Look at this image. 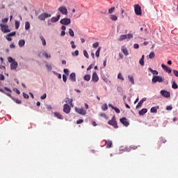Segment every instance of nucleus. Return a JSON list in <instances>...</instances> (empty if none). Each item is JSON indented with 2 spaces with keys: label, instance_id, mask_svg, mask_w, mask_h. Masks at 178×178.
<instances>
[{
  "label": "nucleus",
  "instance_id": "f257e3e1",
  "mask_svg": "<svg viewBox=\"0 0 178 178\" xmlns=\"http://www.w3.org/2000/svg\"><path fill=\"white\" fill-rule=\"evenodd\" d=\"M108 123L110 124V126H113L114 129L119 128V126H118V122L116 121V117L115 115L113 116L111 120H108Z\"/></svg>",
  "mask_w": 178,
  "mask_h": 178
},
{
  "label": "nucleus",
  "instance_id": "f03ea898",
  "mask_svg": "<svg viewBox=\"0 0 178 178\" xmlns=\"http://www.w3.org/2000/svg\"><path fill=\"white\" fill-rule=\"evenodd\" d=\"M165 81V79L163 78L162 76H154L152 79V83H163Z\"/></svg>",
  "mask_w": 178,
  "mask_h": 178
},
{
  "label": "nucleus",
  "instance_id": "7ed1b4c3",
  "mask_svg": "<svg viewBox=\"0 0 178 178\" xmlns=\"http://www.w3.org/2000/svg\"><path fill=\"white\" fill-rule=\"evenodd\" d=\"M47 17H51V14L48 13H43L38 15V19L44 22Z\"/></svg>",
  "mask_w": 178,
  "mask_h": 178
},
{
  "label": "nucleus",
  "instance_id": "20e7f679",
  "mask_svg": "<svg viewBox=\"0 0 178 178\" xmlns=\"http://www.w3.org/2000/svg\"><path fill=\"white\" fill-rule=\"evenodd\" d=\"M0 27L2 33H10V29H9V26L3 24H0Z\"/></svg>",
  "mask_w": 178,
  "mask_h": 178
},
{
  "label": "nucleus",
  "instance_id": "39448f33",
  "mask_svg": "<svg viewBox=\"0 0 178 178\" xmlns=\"http://www.w3.org/2000/svg\"><path fill=\"white\" fill-rule=\"evenodd\" d=\"M0 92H3V94H6V95H8V97H12V95H10L12 94V90L8 87H5L4 90L2 88H0Z\"/></svg>",
  "mask_w": 178,
  "mask_h": 178
},
{
  "label": "nucleus",
  "instance_id": "423d86ee",
  "mask_svg": "<svg viewBox=\"0 0 178 178\" xmlns=\"http://www.w3.org/2000/svg\"><path fill=\"white\" fill-rule=\"evenodd\" d=\"M134 11L136 15L138 16H141V15H143V13L141 12V6H140L138 4L134 5Z\"/></svg>",
  "mask_w": 178,
  "mask_h": 178
},
{
  "label": "nucleus",
  "instance_id": "0eeeda50",
  "mask_svg": "<svg viewBox=\"0 0 178 178\" xmlns=\"http://www.w3.org/2000/svg\"><path fill=\"white\" fill-rule=\"evenodd\" d=\"M60 23L61 24H64V26H69V24L72 23V21L70 20V18H64L60 19Z\"/></svg>",
  "mask_w": 178,
  "mask_h": 178
},
{
  "label": "nucleus",
  "instance_id": "6e6552de",
  "mask_svg": "<svg viewBox=\"0 0 178 178\" xmlns=\"http://www.w3.org/2000/svg\"><path fill=\"white\" fill-rule=\"evenodd\" d=\"M75 111L77 113H79V115H82L83 116L87 113V111L83 108H79L76 107Z\"/></svg>",
  "mask_w": 178,
  "mask_h": 178
},
{
  "label": "nucleus",
  "instance_id": "1a4fd4ad",
  "mask_svg": "<svg viewBox=\"0 0 178 178\" xmlns=\"http://www.w3.org/2000/svg\"><path fill=\"white\" fill-rule=\"evenodd\" d=\"M120 120L121 123H122V124H124V126H125L126 127H129V125L130 124V122H129L127 118H126L125 117L121 118Z\"/></svg>",
  "mask_w": 178,
  "mask_h": 178
},
{
  "label": "nucleus",
  "instance_id": "9d476101",
  "mask_svg": "<svg viewBox=\"0 0 178 178\" xmlns=\"http://www.w3.org/2000/svg\"><path fill=\"white\" fill-rule=\"evenodd\" d=\"M70 111H71L70 106H69V104H64L63 112H65V113H70Z\"/></svg>",
  "mask_w": 178,
  "mask_h": 178
},
{
  "label": "nucleus",
  "instance_id": "9b49d317",
  "mask_svg": "<svg viewBox=\"0 0 178 178\" xmlns=\"http://www.w3.org/2000/svg\"><path fill=\"white\" fill-rule=\"evenodd\" d=\"M59 12H60V13H62V15H67V8H66L65 6H60L58 8Z\"/></svg>",
  "mask_w": 178,
  "mask_h": 178
},
{
  "label": "nucleus",
  "instance_id": "f8f14e48",
  "mask_svg": "<svg viewBox=\"0 0 178 178\" xmlns=\"http://www.w3.org/2000/svg\"><path fill=\"white\" fill-rule=\"evenodd\" d=\"M99 80V77H98V74L97 72H93L92 76V81L94 83H98V81Z\"/></svg>",
  "mask_w": 178,
  "mask_h": 178
},
{
  "label": "nucleus",
  "instance_id": "ddd939ff",
  "mask_svg": "<svg viewBox=\"0 0 178 178\" xmlns=\"http://www.w3.org/2000/svg\"><path fill=\"white\" fill-rule=\"evenodd\" d=\"M161 94L163 97H165V98H169V97H170V92L166 90H161Z\"/></svg>",
  "mask_w": 178,
  "mask_h": 178
},
{
  "label": "nucleus",
  "instance_id": "4468645a",
  "mask_svg": "<svg viewBox=\"0 0 178 178\" xmlns=\"http://www.w3.org/2000/svg\"><path fill=\"white\" fill-rule=\"evenodd\" d=\"M161 67L166 72V73H172V69L165 64H162Z\"/></svg>",
  "mask_w": 178,
  "mask_h": 178
},
{
  "label": "nucleus",
  "instance_id": "2eb2a0df",
  "mask_svg": "<svg viewBox=\"0 0 178 178\" xmlns=\"http://www.w3.org/2000/svg\"><path fill=\"white\" fill-rule=\"evenodd\" d=\"M145 101H147V98L146 97H143L137 104L136 106V109L140 108V106H143V104H144V102H145Z\"/></svg>",
  "mask_w": 178,
  "mask_h": 178
},
{
  "label": "nucleus",
  "instance_id": "dca6fc26",
  "mask_svg": "<svg viewBox=\"0 0 178 178\" xmlns=\"http://www.w3.org/2000/svg\"><path fill=\"white\" fill-rule=\"evenodd\" d=\"M60 19V15H58L56 17H53L51 18V23H56Z\"/></svg>",
  "mask_w": 178,
  "mask_h": 178
},
{
  "label": "nucleus",
  "instance_id": "f3484780",
  "mask_svg": "<svg viewBox=\"0 0 178 178\" xmlns=\"http://www.w3.org/2000/svg\"><path fill=\"white\" fill-rule=\"evenodd\" d=\"M11 70H16L17 69V62L13 61L10 65Z\"/></svg>",
  "mask_w": 178,
  "mask_h": 178
},
{
  "label": "nucleus",
  "instance_id": "a211bd4d",
  "mask_svg": "<svg viewBox=\"0 0 178 178\" xmlns=\"http://www.w3.org/2000/svg\"><path fill=\"white\" fill-rule=\"evenodd\" d=\"M158 109H159V106L152 107L150 112L151 113H156L158 112Z\"/></svg>",
  "mask_w": 178,
  "mask_h": 178
},
{
  "label": "nucleus",
  "instance_id": "6ab92c4d",
  "mask_svg": "<svg viewBox=\"0 0 178 178\" xmlns=\"http://www.w3.org/2000/svg\"><path fill=\"white\" fill-rule=\"evenodd\" d=\"M65 102L66 104H69L70 105V106H72V108H73V99H70V98H65Z\"/></svg>",
  "mask_w": 178,
  "mask_h": 178
},
{
  "label": "nucleus",
  "instance_id": "aec40b11",
  "mask_svg": "<svg viewBox=\"0 0 178 178\" xmlns=\"http://www.w3.org/2000/svg\"><path fill=\"white\" fill-rule=\"evenodd\" d=\"M121 51H122V52H123V54H124V55H125V56H128L129 50H127V48H126V47H124V46H123L121 48Z\"/></svg>",
  "mask_w": 178,
  "mask_h": 178
},
{
  "label": "nucleus",
  "instance_id": "412c9836",
  "mask_svg": "<svg viewBox=\"0 0 178 178\" xmlns=\"http://www.w3.org/2000/svg\"><path fill=\"white\" fill-rule=\"evenodd\" d=\"M147 112H148V110L147 108H143L142 110L138 111V114L140 115V116H144V115L147 113Z\"/></svg>",
  "mask_w": 178,
  "mask_h": 178
},
{
  "label": "nucleus",
  "instance_id": "4be33fe9",
  "mask_svg": "<svg viewBox=\"0 0 178 178\" xmlns=\"http://www.w3.org/2000/svg\"><path fill=\"white\" fill-rule=\"evenodd\" d=\"M108 106L109 108H112L116 113H119L120 112V110L118 108L115 107V106L112 105L111 104H109Z\"/></svg>",
  "mask_w": 178,
  "mask_h": 178
},
{
  "label": "nucleus",
  "instance_id": "5701e85b",
  "mask_svg": "<svg viewBox=\"0 0 178 178\" xmlns=\"http://www.w3.org/2000/svg\"><path fill=\"white\" fill-rule=\"evenodd\" d=\"M70 79L71 81H76V73H71L70 75Z\"/></svg>",
  "mask_w": 178,
  "mask_h": 178
},
{
  "label": "nucleus",
  "instance_id": "b1692460",
  "mask_svg": "<svg viewBox=\"0 0 178 178\" xmlns=\"http://www.w3.org/2000/svg\"><path fill=\"white\" fill-rule=\"evenodd\" d=\"M54 116L57 118V119H63V115H62V114H60V113H54Z\"/></svg>",
  "mask_w": 178,
  "mask_h": 178
},
{
  "label": "nucleus",
  "instance_id": "393cba45",
  "mask_svg": "<svg viewBox=\"0 0 178 178\" xmlns=\"http://www.w3.org/2000/svg\"><path fill=\"white\" fill-rule=\"evenodd\" d=\"M106 148H111L112 147V141H111V140L106 141Z\"/></svg>",
  "mask_w": 178,
  "mask_h": 178
},
{
  "label": "nucleus",
  "instance_id": "a878e982",
  "mask_svg": "<svg viewBox=\"0 0 178 178\" xmlns=\"http://www.w3.org/2000/svg\"><path fill=\"white\" fill-rule=\"evenodd\" d=\"M24 44H26V42L24 41V40H20L18 42L19 47H24Z\"/></svg>",
  "mask_w": 178,
  "mask_h": 178
},
{
  "label": "nucleus",
  "instance_id": "bb28decb",
  "mask_svg": "<svg viewBox=\"0 0 178 178\" xmlns=\"http://www.w3.org/2000/svg\"><path fill=\"white\" fill-rule=\"evenodd\" d=\"M110 19H111V20H113V22H116V20H118V16H116L115 15H111Z\"/></svg>",
  "mask_w": 178,
  "mask_h": 178
},
{
  "label": "nucleus",
  "instance_id": "cd10ccee",
  "mask_svg": "<svg viewBox=\"0 0 178 178\" xmlns=\"http://www.w3.org/2000/svg\"><path fill=\"white\" fill-rule=\"evenodd\" d=\"M83 79L86 80V81H90V80H91V76H90V74H86L83 76Z\"/></svg>",
  "mask_w": 178,
  "mask_h": 178
},
{
  "label": "nucleus",
  "instance_id": "c85d7f7f",
  "mask_svg": "<svg viewBox=\"0 0 178 178\" xmlns=\"http://www.w3.org/2000/svg\"><path fill=\"white\" fill-rule=\"evenodd\" d=\"M148 70H149V72H151V73H152L154 75H158V71H156V70H152V68H151V67H149L148 68Z\"/></svg>",
  "mask_w": 178,
  "mask_h": 178
},
{
  "label": "nucleus",
  "instance_id": "c756f323",
  "mask_svg": "<svg viewBox=\"0 0 178 178\" xmlns=\"http://www.w3.org/2000/svg\"><path fill=\"white\" fill-rule=\"evenodd\" d=\"M127 35H121L119 38V41H123V40H127Z\"/></svg>",
  "mask_w": 178,
  "mask_h": 178
},
{
  "label": "nucleus",
  "instance_id": "7c9ffc66",
  "mask_svg": "<svg viewBox=\"0 0 178 178\" xmlns=\"http://www.w3.org/2000/svg\"><path fill=\"white\" fill-rule=\"evenodd\" d=\"M115 10H116V8L115 7H111L108 9V15H112Z\"/></svg>",
  "mask_w": 178,
  "mask_h": 178
},
{
  "label": "nucleus",
  "instance_id": "2f4dec72",
  "mask_svg": "<svg viewBox=\"0 0 178 178\" xmlns=\"http://www.w3.org/2000/svg\"><path fill=\"white\" fill-rule=\"evenodd\" d=\"M144 58H145V56L143 55L141 58L139 60V63L141 66H144Z\"/></svg>",
  "mask_w": 178,
  "mask_h": 178
},
{
  "label": "nucleus",
  "instance_id": "473e14b6",
  "mask_svg": "<svg viewBox=\"0 0 178 178\" xmlns=\"http://www.w3.org/2000/svg\"><path fill=\"white\" fill-rule=\"evenodd\" d=\"M43 56H45V58H47V59H49V58H51V54H48V53H47V51H44L42 53Z\"/></svg>",
  "mask_w": 178,
  "mask_h": 178
},
{
  "label": "nucleus",
  "instance_id": "72a5a7b5",
  "mask_svg": "<svg viewBox=\"0 0 178 178\" xmlns=\"http://www.w3.org/2000/svg\"><path fill=\"white\" fill-rule=\"evenodd\" d=\"M30 29V22H25V30H29Z\"/></svg>",
  "mask_w": 178,
  "mask_h": 178
},
{
  "label": "nucleus",
  "instance_id": "f704fd0d",
  "mask_svg": "<svg viewBox=\"0 0 178 178\" xmlns=\"http://www.w3.org/2000/svg\"><path fill=\"white\" fill-rule=\"evenodd\" d=\"M68 33H69L70 37H74V32L73 31V29H70L68 31Z\"/></svg>",
  "mask_w": 178,
  "mask_h": 178
},
{
  "label": "nucleus",
  "instance_id": "c9c22d12",
  "mask_svg": "<svg viewBox=\"0 0 178 178\" xmlns=\"http://www.w3.org/2000/svg\"><path fill=\"white\" fill-rule=\"evenodd\" d=\"M172 88H174V90H177L178 86L177 83H176V82H172Z\"/></svg>",
  "mask_w": 178,
  "mask_h": 178
},
{
  "label": "nucleus",
  "instance_id": "e433bc0d",
  "mask_svg": "<svg viewBox=\"0 0 178 178\" xmlns=\"http://www.w3.org/2000/svg\"><path fill=\"white\" fill-rule=\"evenodd\" d=\"M40 40L42 42V45H47V42L45 41V38H44V36H40Z\"/></svg>",
  "mask_w": 178,
  "mask_h": 178
},
{
  "label": "nucleus",
  "instance_id": "4c0bfd02",
  "mask_svg": "<svg viewBox=\"0 0 178 178\" xmlns=\"http://www.w3.org/2000/svg\"><path fill=\"white\" fill-rule=\"evenodd\" d=\"M128 79L132 84H134V78L132 76L129 75Z\"/></svg>",
  "mask_w": 178,
  "mask_h": 178
},
{
  "label": "nucleus",
  "instance_id": "58836bf2",
  "mask_svg": "<svg viewBox=\"0 0 178 178\" xmlns=\"http://www.w3.org/2000/svg\"><path fill=\"white\" fill-rule=\"evenodd\" d=\"M15 29L17 30V29H19V26H20V22L15 20Z\"/></svg>",
  "mask_w": 178,
  "mask_h": 178
},
{
  "label": "nucleus",
  "instance_id": "ea45409f",
  "mask_svg": "<svg viewBox=\"0 0 178 178\" xmlns=\"http://www.w3.org/2000/svg\"><path fill=\"white\" fill-rule=\"evenodd\" d=\"M149 59H153V58H155V53H154V51H152L149 54Z\"/></svg>",
  "mask_w": 178,
  "mask_h": 178
},
{
  "label": "nucleus",
  "instance_id": "a19ab883",
  "mask_svg": "<svg viewBox=\"0 0 178 178\" xmlns=\"http://www.w3.org/2000/svg\"><path fill=\"white\" fill-rule=\"evenodd\" d=\"M102 111H108V104H104L102 106Z\"/></svg>",
  "mask_w": 178,
  "mask_h": 178
},
{
  "label": "nucleus",
  "instance_id": "79ce46f5",
  "mask_svg": "<svg viewBox=\"0 0 178 178\" xmlns=\"http://www.w3.org/2000/svg\"><path fill=\"white\" fill-rule=\"evenodd\" d=\"M118 79H120V80H122V81H124V78L122 75V73H119L118 75Z\"/></svg>",
  "mask_w": 178,
  "mask_h": 178
},
{
  "label": "nucleus",
  "instance_id": "37998d69",
  "mask_svg": "<svg viewBox=\"0 0 178 178\" xmlns=\"http://www.w3.org/2000/svg\"><path fill=\"white\" fill-rule=\"evenodd\" d=\"M101 51V47H99L98 49L95 52V56L98 58L99 57V52Z\"/></svg>",
  "mask_w": 178,
  "mask_h": 178
},
{
  "label": "nucleus",
  "instance_id": "c03bdc74",
  "mask_svg": "<svg viewBox=\"0 0 178 178\" xmlns=\"http://www.w3.org/2000/svg\"><path fill=\"white\" fill-rule=\"evenodd\" d=\"M53 73H54V74H55L56 76H57V77H58V79H62V74H59V73H58V72H53Z\"/></svg>",
  "mask_w": 178,
  "mask_h": 178
},
{
  "label": "nucleus",
  "instance_id": "a18cd8bd",
  "mask_svg": "<svg viewBox=\"0 0 178 178\" xmlns=\"http://www.w3.org/2000/svg\"><path fill=\"white\" fill-rule=\"evenodd\" d=\"M83 55L85 57L87 58V59H88V58H90V56H88V53L87 52V50H83Z\"/></svg>",
  "mask_w": 178,
  "mask_h": 178
},
{
  "label": "nucleus",
  "instance_id": "49530a36",
  "mask_svg": "<svg viewBox=\"0 0 178 178\" xmlns=\"http://www.w3.org/2000/svg\"><path fill=\"white\" fill-rule=\"evenodd\" d=\"M72 56H79V50H76L74 53H72Z\"/></svg>",
  "mask_w": 178,
  "mask_h": 178
},
{
  "label": "nucleus",
  "instance_id": "de8ad7c7",
  "mask_svg": "<svg viewBox=\"0 0 178 178\" xmlns=\"http://www.w3.org/2000/svg\"><path fill=\"white\" fill-rule=\"evenodd\" d=\"M8 61L9 62V63H13V62H15V60L12 57H8Z\"/></svg>",
  "mask_w": 178,
  "mask_h": 178
},
{
  "label": "nucleus",
  "instance_id": "09e8293b",
  "mask_svg": "<svg viewBox=\"0 0 178 178\" xmlns=\"http://www.w3.org/2000/svg\"><path fill=\"white\" fill-rule=\"evenodd\" d=\"M70 44L72 45V49H76V44H74V41H71Z\"/></svg>",
  "mask_w": 178,
  "mask_h": 178
},
{
  "label": "nucleus",
  "instance_id": "8fccbe9b",
  "mask_svg": "<svg viewBox=\"0 0 178 178\" xmlns=\"http://www.w3.org/2000/svg\"><path fill=\"white\" fill-rule=\"evenodd\" d=\"M99 45V43L98 42H96L93 43L92 47L93 48H98Z\"/></svg>",
  "mask_w": 178,
  "mask_h": 178
},
{
  "label": "nucleus",
  "instance_id": "3c124183",
  "mask_svg": "<svg viewBox=\"0 0 178 178\" xmlns=\"http://www.w3.org/2000/svg\"><path fill=\"white\" fill-rule=\"evenodd\" d=\"M8 37H14V35H16V32L13 31L8 34Z\"/></svg>",
  "mask_w": 178,
  "mask_h": 178
},
{
  "label": "nucleus",
  "instance_id": "603ef678",
  "mask_svg": "<svg viewBox=\"0 0 178 178\" xmlns=\"http://www.w3.org/2000/svg\"><path fill=\"white\" fill-rule=\"evenodd\" d=\"M63 81H64V83H66V81H67V77L65 74L63 75Z\"/></svg>",
  "mask_w": 178,
  "mask_h": 178
},
{
  "label": "nucleus",
  "instance_id": "864d4df0",
  "mask_svg": "<svg viewBox=\"0 0 178 178\" xmlns=\"http://www.w3.org/2000/svg\"><path fill=\"white\" fill-rule=\"evenodd\" d=\"M172 73H174V74H175V76H176V77H178V71L177 70H173Z\"/></svg>",
  "mask_w": 178,
  "mask_h": 178
},
{
  "label": "nucleus",
  "instance_id": "5fc2aeb1",
  "mask_svg": "<svg viewBox=\"0 0 178 178\" xmlns=\"http://www.w3.org/2000/svg\"><path fill=\"white\" fill-rule=\"evenodd\" d=\"M121 17L124 19V10L121 9Z\"/></svg>",
  "mask_w": 178,
  "mask_h": 178
},
{
  "label": "nucleus",
  "instance_id": "6e6d98bb",
  "mask_svg": "<svg viewBox=\"0 0 178 178\" xmlns=\"http://www.w3.org/2000/svg\"><path fill=\"white\" fill-rule=\"evenodd\" d=\"M127 38H128V39L133 38V34H131V33H128V34L127 35Z\"/></svg>",
  "mask_w": 178,
  "mask_h": 178
},
{
  "label": "nucleus",
  "instance_id": "4d7b16f0",
  "mask_svg": "<svg viewBox=\"0 0 178 178\" xmlns=\"http://www.w3.org/2000/svg\"><path fill=\"white\" fill-rule=\"evenodd\" d=\"M8 20H9V18L6 17L1 20L3 23H8Z\"/></svg>",
  "mask_w": 178,
  "mask_h": 178
},
{
  "label": "nucleus",
  "instance_id": "13d9d810",
  "mask_svg": "<svg viewBox=\"0 0 178 178\" xmlns=\"http://www.w3.org/2000/svg\"><path fill=\"white\" fill-rule=\"evenodd\" d=\"M64 73L66 74V76H69V70L64 69Z\"/></svg>",
  "mask_w": 178,
  "mask_h": 178
},
{
  "label": "nucleus",
  "instance_id": "bf43d9fd",
  "mask_svg": "<svg viewBox=\"0 0 178 178\" xmlns=\"http://www.w3.org/2000/svg\"><path fill=\"white\" fill-rule=\"evenodd\" d=\"M172 109H173V107H172V106H166V110L167 111H172Z\"/></svg>",
  "mask_w": 178,
  "mask_h": 178
},
{
  "label": "nucleus",
  "instance_id": "052dcab7",
  "mask_svg": "<svg viewBox=\"0 0 178 178\" xmlns=\"http://www.w3.org/2000/svg\"><path fill=\"white\" fill-rule=\"evenodd\" d=\"M83 122H84V120L81 119V120H78L76 121V123H77V124H81V123H83Z\"/></svg>",
  "mask_w": 178,
  "mask_h": 178
},
{
  "label": "nucleus",
  "instance_id": "680f3d73",
  "mask_svg": "<svg viewBox=\"0 0 178 178\" xmlns=\"http://www.w3.org/2000/svg\"><path fill=\"white\" fill-rule=\"evenodd\" d=\"M134 48L135 49H138V48H140V45H138V44H135L134 45Z\"/></svg>",
  "mask_w": 178,
  "mask_h": 178
},
{
  "label": "nucleus",
  "instance_id": "e2e57ef3",
  "mask_svg": "<svg viewBox=\"0 0 178 178\" xmlns=\"http://www.w3.org/2000/svg\"><path fill=\"white\" fill-rule=\"evenodd\" d=\"M7 41H12V38L10 36L8 35L6 37Z\"/></svg>",
  "mask_w": 178,
  "mask_h": 178
},
{
  "label": "nucleus",
  "instance_id": "0e129e2a",
  "mask_svg": "<svg viewBox=\"0 0 178 178\" xmlns=\"http://www.w3.org/2000/svg\"><path fill=\"white\" fill-rule=\"evenodd\" d=\"M160 140L161 143H163V144H165V143H166V140L163 138H161Z\"/></svg>",
  "mask_w": 178,
  "mask_h": 178
},
{
  "label": "nucleus",
  "instance_id": "69168bd1",
  "mask_svg": "<svg viewBox=\"0 0 178 178\" xmlns=\"http://www.w3.org/2000/svg\"><path fill=\"white\" fill-rule=\"evenodd\" d=\"M15 101L16 104H22V100H19V99H15Z\"/></svg>",
  "mask_w": 178,
  "mask_h": 178
},
{
  "label": "nucleus",
  "instance_id": "338daca9",
  "mask_svg": "<svg viewBox=\"0 0 178 178\" xmlns=\"http://www.w3.org/2000/svg\"><path fill=\"white\" fill-rule=\"evenodd\" d=\"M23 97H24V98H26V99H29V95H27L26 93H23Z\"/></svg>",
  "mask_w": 178,
  "mask_h": 178
},
{
  "label": "nucleus",
  "instance_id": "774afa93",
  "mask_svg": "<svg viewBox=\"0 0 178 178\" xmlns=\"http://www.w3.org/2000/svg\"><path fill=\"white\" fill-rule=\"evenodd\" d=\"M42 99H45V98H47V94H44L42 96H41L40 97Z\"/></svg>",
  "mask_w": 178,
  "mask_h": 178
}]
</instances>
